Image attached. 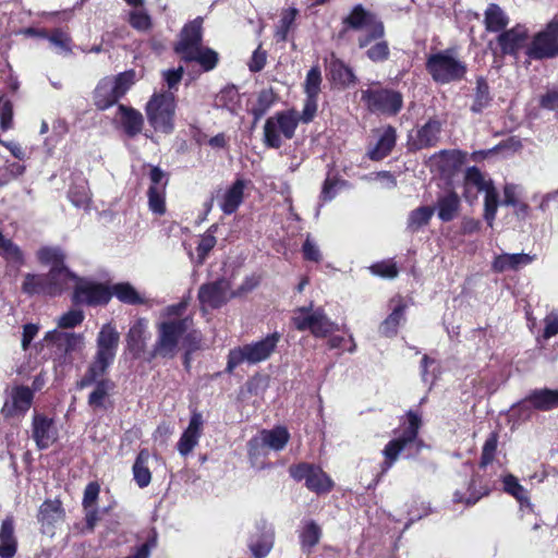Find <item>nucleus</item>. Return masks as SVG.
I'll return each mask as SVG.
<instances>
[{
    "mask_svg": "<svg viewBox=\"0 0 558 558\" xmlns=\"http://www.w3.org/2000/svg\"><path fill=\"white\" fill-rule=\"evenodd\" d=\"M186 307L187 303L181 301L167 306L160 313L153 350L155 356L172 359L179 352L180 344L189 352L201 347L202 333L194 328L193 318L185 315Z\"/></svg>",
    "mask_w": 558,
    "mask_h": 558,
    "instance_id": "obj_1",
    "label": "nucleus"
},
{
    "mask_svg": "<svg viewBox=\"0 0 558 558\" xmlns=\"http://www.w3.org/2000/svg\"><path fill=\"white\" fill-rule=\"evenodd\" d=\"M37 258L50 270L47 275L27 274L22 284L23 292L49 296L61 294L69 288L70 279L74 278V274L64 266V253L59 247L45 246L38 250Z\"/></svg>",
    "mask_w": 558,
    "mask_h": 558,
    "instance_id": "obj_2",
    "label": "nucleus"
},
{
    "mask_svg": "<svg viewBox=\"0 0 558 558\" xmlns=\"http://www.w3.org/2000/svg\"><path fill=\"white\" fill-rule=\"evenodd\" d=\"M426 70L438 84H449L464 78L468 66L456 49L449 48L430 53L426 60Z\"/></svg>",
    "mask_w": 558,
    "mask_h": 558,
    "instance_id": "obj_3",
    "label": "nucleus"
},
{
    "mask_svg": "<svg viewBox=\"0 0 558 558\" xmlns=\"http://www.w3.org/2000/svg\"><path fill=\"white\" fill-rule=\"evenodd\" d=\"M175 95L173 92H154L145 106V113L149 125L163 134H170L174 130Z\"/></svg>",
    "mask_w": 558,
    "mask_h": 558,
    "instance_id": "obj_4",
    "label": "nucleus"
},
{
    "mask_svg": "<svg viewBox=\"0 0 558 558\" xmlns=\"http://www.w3.org/2000/svg\"><path fill=\"white\" fill-rule=\"evenodd\" d=\"M44 341L49 350L50 357L58 365L71 364L73 354L81 353L85 349V337L83 333L61 331L53 329L48 331Z\"/></svg>",
    "mask_w": 558,
    "mask_h": 558,
    "instance_id": "obj_5",
    "label": "nucleus"
},
{
    "mask_svg": "<svg viewBox=\"0 0 558 558\" xmlns=\"http://www.w3.org/2000/svg\"><path fill=\"white\" fill-rule=\"evenodd\" d=\"M280 335L274 332L264 339L230 350L228 355L227 372L231 373L242 363L257 364L267 360L275 351Z\"/></svg>",
    "mask_w": 558,
    "mask_h": 558,
    "instance_id": "obj_6",
    "label": "nucleus"
},
{
    "mask_svg": "<svg viewBox=\"0 0 558 558\" xmlns=\"http://www.w3.org/2000/svg\"><path fill=\"white\" fill-rule=\"evenodd\" d=\"M405 418L407 422L404 423L402 434L391 439L383 450L385 458L383 472H387L392 466L403 450L412 445H416L417 448L421 446V441L417 439L418 429L422 425L421 416L416 412L409 411Z\"/></svg>",
    "mask_w": 558,
    "mask_h": 558,
    "instance_id": "obj_7",
    "label": "nucleus"
},
{
    "mask_svg": "<svg viewBox=\"0 0 558 558\" xmlns=\"http://www.w3.org/2000/svg\"><path fill=\"white\" fill-rule=\"evenodd\" d=\"M134 82L135 74L133 71L102 78L94 93L95 106L100 110L111 107L126 94Z\"/></svg>",
    "mask_w": 558,
    "mask_h": 558,
    "instance_id": "obj_8",
    "label": "nucleus"
},
{
    "mask_svg": "<svg viewBox=\"0 0 558 558\" xmlns=\"http://www.w3.org/2000/svg\"><path fill=\"white\" fill-rule=\"evenodd\" d=\"M299 124V114L294 110H286L268 118L264 125V143L271 148H279L282 140L294 136Z\"/></svg>",
    "mask_w": 558,
    "mask_h": 558,
    "instance_id": "obj_9",
    "label": "nucleus"
},
{
    "mask_svg": "<svg viewBox=\"0 0 558 558\" xmlns=\"http://www.w3.org/2000/svg\"><path fill=\"white\" fill-rule=\"evenodd\" d=\"M344 22L352 28L365 32V35L359 38L360 48H365L373 40L384 36L383 23L374 14L365 11L362 5H356Z\"/></svg>",
    "mask_w": 558,
    "mask_h": 558,
    "instance_id": "obj_10",
    "label": "nucleus"
},
{
    "mask_svg": "<svg viewBox=\"0 0 558 558\" xmlns=\"http://www.w3.org/2000/svg\"><path fill=\"white\" fill-rule=\"evenodd\" d=\"M362 100L371 111L389 116L397 114L401 110L403 102L400 93L384 88L362 90Z\"/></svg>",
    "mask_w": 558,
    "mask_h": 558,
    "instance_id": "obj_11",
    "label": "nucleus"
},
{
    "mask_svg": "<svg viewBox=\"0 0 558 558\" xmlns=\"http://www.w3.org/2000/svg\"><path fill=\"white\" fill-rule=\"evenodd\" d=\"M527 54L533 59L554 58L558 54V19L551 20L545 29L534 36Z\"/></svg>",
    "mask_w": 558,
    "mask_h": 558,
    "instance_id": "obj_12",
    "label": "nucleus"
},
{
    "mask_svg": "<svg viewBox=\"0 0 558 558\" xmlns=\"http://www.w3.org/2000/svg\"><path fill=\"white\" fill-rule=\"evenodd\" d=\"M70 282H74L73 302L76 304L100 305L108 303L111 299L109 289L101 283L78 278L75 275Z\"/></svg>",
    "mask_w": 558,
    "mask_h": 558,
    "instance_id": "obj_13",
    "label": "nucleus"
},
{
    "mask_svg": "<svg viewBox=\"0 0 558 558\" xmlns=\"http://www.w3.org/2000/svg\"><path fill=\"white\" fill-rule=\"evenodd\" d=\"M232 296L234 293L231 291L230 282L226 279L202 284L198 290V300L203 311L218 308Z\"/></svg>",
    "mask_w": 558,
    "mask_h": 558,
    "instance_id": "obj_14",
    "label": "nucleus"
},
{
    "mask_svg": "<svg viewBox=\"0 0 558 558\" xmlns=\"http://www.w3.org/2000/svg\"><path fill=\"white\" fill-rule=\"evenodd\" d=\"M289 438L290 434L286 427L278 426L272 429H263L257 436L250 440V456L251 458L258 456L264 448L280 451L286 447Z\"/></svg>",
    "mask_w": 558,
    "mask_h": 558,
    "instance_id": "obj_15",
    "label": "nucleus"
},
{
    "mask_svg": "<svg viewBox=\"0 0 558 558\" xmlns=\"http://www.w3.org/2000/svg\"><path fill=\"white\" fill-rule=\"evenodd\" d=\"M150 185L147 190L149 210L162 216L166 213V189L168 185L167 174L158 167L149 171Z\"/></svg>",
    "mask_w": 558,
    "mask_h": 558,
    "instance_id": "obj_16",
    "label": "nucleus"
},
{
    "mask_svg": "<svg viewBox=\"0 0 558 558\" xmlns=\"http://www.w3.org/2000/svg\"><path fill=\"white\" fill-rule=\"evenodd\" d=\"M538 411H550L558 407V390L535 389L532 390L524 400L518 403L519 412L529 411V407Z\"/></svg>",
    "mask_w": 558,
    "mask_h": 558,
    "instance_id": "obj_17",
    "label": "nucleus"
},
{
    "mask_svg": "<svg viewBox=\"0 0 558 558\" xmlns=\"http://www.w3.org/2000/svg\"><path fill=\"white\" fill-rule=\"evenodd\" d=\"M203 416L199 412H193L185 430L182 433L177 448L181 456H189L193 449L198 445L199 438L203 433Z\"/></svg>",
    "mask_w": 558,
    "mask_h": 558,
    "instance_id": "obj_18",
    "label": "nucleus"
},
{
    "mask_svg": "<svg viewBox=\"0 0 558 558\" xmlns=\"http://www.w3.org/2000/svg\"><path fill=\"white\" fill-rule=\"evenodd\" d=\"M202 17H197L183 27L175 46V51L182 59L202 46Z\"/></svg>",
    "mask_w": 558,
    "mask_h": 558,
    "instance_id": "obj_19",
    "label": "nucleus"
},
{
    "mask_svg": "<svg viewBox=\"0 0 558 558\" xmlns=\"http://www.w3.org/2000/svg\"><path fill=\"white\" fill-rule=\"evenodd\" d=\"M34 392L25 386H16L12 388L9 399L5 401L2 413L4 415L24 414L32 405Z\"/></svg>",
    "mask_w": 558,
    "mask_h": 558,
    "instance_id": "obj_20",
    "label": "nucleus"
},
{
    "mask_svg": "<svg viewBox=\"0 0 558 558\" xmlns=\"http://www.w3.org/2000/svg\"><path fill=\"white\" fill-rule=\"evenodd\" d=\"M33 438L39 449H47L56 442L58 430L52 420L35 414L33 417Z\"/></svg>",
    "mask_w": 558,
    "mask_h": 558,
    "instance_id": "obj_21",
    "label": "nucleus"
},
{
    "mask_svg": "<svg viewBox=\"0 0 558 558\" xmlns=\"http://www.w3.org/2000/svg\"><path fill=\"white\" fill-rule=\"evenodd\" d=\"M119 341L120 335L116 327L111 324H105L97 336V351L95 355L113 362Z\"/></svg>",
    "mask_w": 558,
    "mask_h": 558,
    "instance_id": "obj_22",
    "label": "nucleus"
},
{
    "mask_svg": "<svg viewBox=\"0 0 558 558\" xmlns=\"http://www.w3.org/2000/svg\"><path fill=\"white\" fill-rule=\"evenodd\" d=\"M274 546V531L270 526L263 523L256 527L248 539V547L253 556L256 558L266 557Z\"/></svg>",
    "mask_w": 558,
    "mask_h": 558,
    "instance_id": "obj_23",
    "label": "nucleus"
},
{
    "mask_svg": "<svg viewBox=\"0 0 558 558\" xmlns=\"http://www.w3.org/2000/svg\"><path fill=\"white\" fill-rule=\"evenodd\" d=\"M245 182L236 180L218 197V205L226 215H231L241 205L244 196Z\"/></svg>",
    "mask_w": 558,
    "mask_h": 558,
    "instance_id": "obj_24",
    "label": "nucleus"
},
{
    "mask_svg": "<svg viewBox=\"0 0 558 558\" xmlns=\"http://www.w3.org/2000/svg\"><path fill=\"white\" fill-rule=\"evenodd\" d=\"M526 38L527 29L524 26L518 25L501 33L498 37V43L504 53L513 54L524 46Z\"/></svg>",
    "mask_w": 558,
    "mask_h": 558,
    "instance_id": "obj_25",
    "label": "nucleus"
},
{
    "mask_svg": "<svg viewBox=\"0 0 558 558\" xmlns=\"http://www.w3.org/2000/svg\"><path fill=\"white\" fill-rule=\"evenodd\" d=\"M148 338V320L146 318H137L131 325L126 335L128 348L136 354L141 353L144 350Z\"/></svg>",
    "mask_w": 558,
    "mask_h": 558,
    "instance_id": "obj_26",
    "label": "nucleus"
},
{
    "mask_svg": "<svg viewBox=\"0 0 558 558\" xmlns=\"http://www.w3.org/2000/svg\"><path fill=\"white\" fill-rule=\"evenodd\" d=\"M117 118L129 136H135L143 129L144 119L142 113L131 107L119 105Z\"/></svg>",
    "mask_w": 558,
    "mask_h": 558,
    "instance_id": "obj_27",
    "label": "nucleus"
},
{
    "mask_svg": "<svg viewBox=\"0 0 558 558\" xmlns=\"http://www.w3.org/2000/svg\"><path fill=\"white\" fill-rule=\"evenodd\" d=\"M441 125L436 120H429L417 130L413 146L417 149L435 146L440 136Z\"/></svg>",
    "mask_w": 558,
    "mask_h": 558,
    "instance_id": "obj_28",
    "label": "nucleus"
},
{
    "mask_svg": "<svg viewBox=\"0 0 558 558\" xmlns=\"http://www.w3.org/2000/svg\"><path fill=\"white\" fill-rule=\"evenodd\" d=\"M17 541L14 535V523L12 518L2 521L0 527V557L12 558L16 554Z\"/></svg>",
    "mask_w": 558,
    "mask_h": 558,
    "instance_id": "obj_29",
    "label": "nucleus"
},
{
    "mask_svg": "<svg viewBox=\"0 0 558 558\" xmlns=\"http://www.w3.org/2000/svg\"><path fill=\"white\" fill-rule=\"evenodd\" d=\"M322 535V527L315 521H303L299 531V539L302 550L305 553H311L313 548L319 543Z\"/></svg>",
    "mask_w": 558,
    "mask_h": 558,
    "instance_id": "obj_30",
    "label": "nucleus"
},
{
    "mask_svg": "<svg viewBox=\"0 0 558 558\" xmlns=\"http://www.w3.org/2000/svg\"><path fill=\"white\" fill-rule=\"evenodd\" d=\"M149 459V451L142 449L132 466L133 478L140 488L147 487L151 482V472L148 466Z\"/></svg>",
    "mask_w": 558,
    "mask_h": 558,
    "instance_id": "obj_31",
    "label": "nucleus"
},
{
    "mask_svg": "<svg viewBox=\"0 0 558 558\" xmlns=\"http://www.w3.org/2000/svg\"><path fill=\"white\" fill-rule=\"evenodd\" d=\"M395 145L396 130L392 126H387L381 131L374 148L369 149L368 156L372 160H381L390 154Z\"/></svg>",
    "mask_w": 558,
    "mask_h": 558,
    "instance_id": "obj_32",
    "label": "nucleus"
},
{
    "mask_svg": "<svg viewBox=\"0 0 558 558\" xmlns=\"http://www.w3.org/2000/svg\"><path fill=\"white\" fill-rule=\"evenodd\" d=\"M532 262L533 257L529 254H501L495 257L493 269L498 272L515 270L520 266L529 265Z\"/></svg>",
    "mask_w": 558,
    "mask_h": 558,
    "instance_id": "obj_33",
    "label": "nucleus"
},
{
    "mask_svg": "<svg viewBox=\"0 0 558 558\" xmlns=\"http://www.w3.org/2000/svg\"><path fill=\"white\" fill-rule=\"evenodd\" d=\"M113 362L109 360L95 355L94 361L87 368L85 375L82 377L80 381H77V388L84 389L93 385L94 383H97L100 379H102L101 377L106 374L108 367Z\"/></svg>",
    "mask_w": 558,
    "mask_h": 558,
    "instance_id": "obj_34",
    "label": "nucleus"
},
{
    "mask_svg": "<svg viewBox=\"0 0 558 558\" xmlns=\"http://www.w3.org/2000/svg\"><path fill=\"white\" fill-rule=\"evenodd\" d=\"M392 303L395 306L392 308L391 314L384 320L380 325V333L386 337H392L397 333L398 328L401 322L404 320V310L405 304L401 300V298L393 299Z\"/></svg>",
    "mask_w": 558,
    "mask_h": 558,
    "instance_id": "obj_35",
    "label": "nucleus"
},
{
    "mask_svg": "<svg viewBox=\"0 0 558 558\" xmlns=\"http://www.w3.org/2000/svg\"><path fill=\"white\" fill-rule=\"evenodd\" d=\"M460 199L454 192L440 196L437 201L438 217L442 221H451L458 214Z\"/></svg>",
    "mask_w": 558,
    "mask_h": 558,
    "instance_id": "obj_36",
    "label": "nucleus"
},
{
    "mask_svg": "<svg viewBox=\"0 0 558 558\" xmlns=\"http://www.w3.org/2000/svg\"><path fill=\"white\" fill-rule=\"evenodd\" d=\"M62 518L63 509L59 500H46L39 508L38 520L44 527L53 525Z\"/></svg>",
    "mask_w": 558,
    "mask_h": 558,
    "instance_id": "obj_37",
    "label": "nucleus"
},
{
    "mask_svg": "<svg viewBox=\"0 0 558 558\" xmlns=\"http://www.w3.org/2000/svg\"><path fill=\"white\" fill-rule=\"evenodd\" d=\"M484 23L488 32L496 33L506 28L509 19L499 5L493 3L485 11Z\"/></svg>",
    "mask_w": 558,
    "mask_h": 558,
    "instance_id": "obj_38",
    "label": "nucleus"
},
{
    "mask_svg": "<svg viewBox=\"0 0 558 558\" xmlns=\"http://www.w3.org/2000/svg\"><path fill=\"white\" fill-rule=\"evenodd\" d=\"M111 296L114 295L119 301L125 304H143L145 299L129 282L116 283L109 289Z\"/></svg>",
    "mask_w": 558,
    "mask_h": 558,
    "instance_id": "obj_39",
    "label": "nucleus"
},
{
    "mask_svg": "<svg viewBox=\"0 0 558 558\" xmlns=\"http://www.w3.org/2000/svg\"><path fill=\"white\" fill-rule=\"evenodd\" d=\"M94 384V390L88 397V404L93 409H104L106 399L108 398L110 391L113 389V384L109 379H100Z\"/></svg>",
    "mask_w": 558,
    "mask_h": 558,
    "instance_id": "obj_40",
    "label": "nucleus"
},
{
    "mask_svg": "<svg viewBox=\"0 0 558 558\" xmlns=\"http://www.w3.org/2000/svg\"><path fill=\"white\" fill-rule=\"evenodd\" d=\"M185 61H196L199 63L205 71L213 70L218 61L217 53L208 48H203L202 46L195 49L190 54L183 58Z\"/></svg>",
    "mask_w": 558,
    "mask_h": 558,
    "instance_id": "obj_41",
    "label": "nucleus"
},
{
    "mask_svg": "<svg viewBox=\"0 0 558 558\" xmlns=\"http://www.w3.org/2000/svg\"><path fill=\"white\" fill-rule=\"evenodd\" d=\"M433 215L434 208L432 206H422L412 210L408 217V229L412 232L418 231L428 225Z\"/></svg>",
    "mask_w": 558,
    "mask_h": 558,
    "instance_id": "obj_42",
    "label": "nucleus"
},
{
    "mask_svg": "<svg viewBox=\"0 0 558 558\" xmlns=\"http://www.w3.org/2000/svg\"><path fill=\"white\" fill-rule=\"evenodd\" d=\"M218 227L213 225L198 240L196 247V264L201 265L206 259L208 253L215 247L217 240L215 233Z\"/></svg>",
    "mask_w": 558,
    "mask_h": 558,
    "instance_id": "obj_43",
    "label": "nucleus"
},
{
    "mask_svg": "<svg viewBox=\"0 0 558 558\" xmlns=\"http://www.w3.org/2000/svg\"><path fill=\"white\" fill-rule=\"evenodd\" d=\"M0 256L5 258L9 263L20 267L24 264V255L21 248L15 245L10 239L4 238L0 233Z\"/></svg>",
    "mask_w": 558,
    "mask_h": 558,
    "instance_id": "obj_44",
    "label": "nucleus"
},
{
    "mask_svg": "<svg viewBox=\"0 0 558 558\" xmlns=\"http://www.w3.org/2000/svg\"><path fill=\"white\" fill-rule=\"evenodd\" d=\"M0 256L5 258L9 263L20 267L24 264V255L21 248L15 245L10 239L4 238L0 233Z\"/></svg>",
    "mask_w": 558,
    "mask_h": 558,
    "instance_id": "obj_45",
    "label": "nucleus"
},
{
    "mask_svg": "<svg viewBox=\"0 0 558 558\" xmlns=\"http://www.w3.org/2000/svg\"><path fill=\"white\" fill-rule=\"evenodd\" d=\"M0 256L5 258L9 263L20 267L24 264V255L21 248L15 245L10 239L4 238L0 233Z\"/></svg>",
    "mask_w": 558,
    "mask_h": 558,
    "instance_id": "obj_46",
    "label": "nucleus"
},
{
    "mask_svg": "<svg viewBox=\"0 0 558 558\" xmlns=\"http://www.w3.org/2000/svg\"><path fill=\"white\" fill-rule=\"evenodd\" d=\"M316 318V310H313V304L308 307L303 306L294 310L292 322L295 328L300 331L311 330L312 325Z\"/></svg>",
    "mask_w": 558,
    "mask_h": 558,
    "instance_id": "obj_47",
    "label": "nucleus"
},
{
    "mask_svg": "<svg viewBox=\"0 0 558 558\" xmlns=\"http://www.w3.org/2000/svg\"><path fill=\"white\" fill-rule=\"evenodd\" d=\"M464 185L466 193L470 187H475L478 192H485L493 186V182L490 180H486L476 167H471L465 171Z\"/></svg>",
    "mask_w": 558,
    "mask_h": 558,
    "instance_id": "obj_48",
    "label": "nucleus"
},
{
    "mask_svg": "<svg viewBox=\"0 0 558 558\" xmlns=\"http://www.w3.org/2000/svg\"><path fill=\"white\" fill-rule=\"evenodd\" d=\"M329 71L332 80L341 85H348L355 80L352 70L339 59L330 60Z\"/></svg>",
    "mask_w": 558,
    "mask_h": 558,
    "instance_id": "obj_49",
    "label": "nucleus"
},
{
    "mask_svg": "<svg viewBox=\"0 0 558 558\" xmlns=\"http://www.w3.org/2000/svg\"><path fill=\"white\" fill-rule=\"evenodd\" d=\"M337 330V325L331 322L322 308L316 310V318L312 325L311 333L317 338L326 337Z\"/></svg>",
    "mask_w": 558,
    "mask_h": 558,
    "instance_id": "obj_50",
    "label": "nucleus"
},
{
    "mask_svg": "<svg viewBox=\"0 0 558 558\" xmlns=\"http://www.w3.org/2000/svg\"><path fill=\"white\" fill-rule=\"evenodd\" d=\"M69 198L71 203L76 207H88L90 203V192L87 183L82 180L81 182L72 185L69 191Z\"/></svg>",
    "mask_w": 558,
    "mask_h": 558,
    "instance_id": "obj_51",
    "label": "nucleus"
},
{
    "mask_svg": "<svg viewBox=\"0 0 558 558\" xmlns=\"http://www.w3.org/2000/svg\"><path fill=\"white\" fill-rule=\"evenodd\" d=\"M296 15L298 10L294 8H289L282 11L275 33V37L278 41L287 40L288 34L294 24Z\"/></svg>",
    "mask_w": 558,
    "mask_h": 558,
    "instance_id": "obj_52",
    "label": "nucleus"
},
{
    "mask_svg": "<svg viewBox=\"0 0 558 558\" xmlns=\"http://www.w3.org/2000/svg\"><path fill=\"white\" fill-rule=\"evenodd\" d=\"M489 86L485 78L478 77L476 81V89L474 96V102L472 105V111L481 112L490 104Z\"/></svg>",
    "mask_w": 558,
    "mask_h": 558,
    "instance_id": "obj_53",
    "label": "nucleus"
},
{
    "mask_svg": "<svg viewBox=\"0 0 558 558\" xmlns=\"http://www.w3.org/2000/svg\"><path fill=\"white\" fill-rule=\"evenodd\" d=\"M504 489L513 496L521 505L529 504L527 490L519 483L518 478L511 474L502 480Z\"/></svg>",
    "mask_w": 558,
    "mask_h": 558,
    "instance_id": "obj_54",
    "label": "nucleus"
},
{
    "mask_svg": "<svg viewBox=\"0 0 558 558\" xmlns=\"http://www.w3.org/2000/svg\"><path fill=\"white\" fill-rule=\"evenodd\" d=\"M484 219L489 227H493L498 208V192L493 185L485 192Z\"/></svg>",
    "mask_w": 558,
    "mask_h": 558,
    "instance_id": "obj_55",
    "label": "nucleus"
},
{
    "mask_svg": "<svg viewBox=\"0 0 558 558\" xmlns=\"http://www.w3.org/2000/svg\"><path fill=\"white\" fill-rule=\"evenodd\" d=\"M129 23L138 32H147L151 28V19L145 9H132L129 12Z\"/></svg>",
    "mask_w": 558,
    "mask_h": 558,
    "instance_id": "obj_56",
    "label": "nucleus"
},
{
    "mask_svg": "<svg viewBox=\"0 0 558 558\" xmlns=\"http://www.w3.org/2000/svg\"><path fill=\"white\" fill-rule=\"evenodd\" d=\"M332 482L320 469L314 468L311 476L307 478V487L311 490L322 493L331 488Z\"/></svg>",
    "mask_w": 558,
    "mask_h": 558,
    "instance_id": "obj_57",
    "label": "nucleus"
},
{
    "mask_svg": "<svg viewBox=\"0 0 558 558\" xmlns=\"http://www.w3.org/2000/svg\"><path fill=\"white\" fill-rule=\"evenodd\" d=\"M322 74L317 66L312 68L306 75L304 92L306 96L317 97L320 90Z\"/></svg>",
    "mask_w": 558,
    "mask_h": 558,
    "instance_id": "obj_58",
    "label": "nucleus"
},
{
    "mask_svg": "<svg viewBox=\"0 0 558 558\" xmlns=\"http://www.w3.org/2000/svg\"><path fill=\"white\" fill-rule=\"evenodd\" d=\"M84 317L83 311L73 308L58 318L57 326L63 329L74 328L83 323Z\"/></svg>",
    "mask_w": 558,
    "mask_h": 558,
    "instance_id": "obj_59",
    "label": "nucleus"
},
{
    "mask_svg": "<svg viewBox=\"0 0 558 558\" xmlns=\"http://www.w3.org/2000/svg\"><path fill=\"white\" fill-rule=\"evenodd\" d=\"M274 104V95L269 90H263L258 95L257 104L252 109V114L254 117L255 122L262 119L265 113L270 109Z\"/></svg>",
    "mask_w": 558,
    "mask_h": 558,
    "instance_id": "obj_60",
    "label": "nucleus"
},
{
    "mask_svg": "<svg viewBox=\"0 0 558 558\" xmlns=\"http://www.w3.org/2000/svg\"><path fill=\"white\" fill-rule=\"evenodd\" d=\"M48 40L60 52L71 51V37L69 34L61 29H54L49 36Z\"/></svg>",
    "mask_w": 558,
    "mask_h": 558,
    "instance_id": "obj_61",
    "label": "nucleus"
},
{
    "mask_svg": "<svg viewBox=\"0 0 558 558\" xmlns=\"http://www.w3.org/2000/svg\"><path fill=\"white\" fill-rule=\"evenodd\" d=\"M369 269L374 275L388 279L395 278L398 275L397 266L392 260L376 263Z\"/></svg>",
    "mask_w": 558,
    "mask_h": 558,
    "instance_id": "obj_62",
    "label": "nucleus"
},
{
    "mask_svg": "<svg viewBox=\"0 0 558 558\" xmlns=\"http://www.w3.org/2000/svg\"><path fill=\"white\" fill-rule=\"evenodd\" d=\"M366 54L374 62L386 60L389 56V48L387 43L384 40L375 43L371 48L367 49Z\"/></svg>",
    "mask_w": 558,
    "mask_h": 558,
    "instance_id": "obj_63",
    "label": "nucleus"
},
{
    "mask_svg": "<svg viewBox=\"0 0 558 558\" xmlns=\"http://www.w3.org/2000/svg\"><path fill=\"white\" fill-rule=\"evenodd\" d=\"M183 68L179 66L178 69L166 70L162 72V78L168 87L167 92L177 90L179 83L183 76Z\"/></svg>",
    "mask_w": 558,
    "mask_h": 558,
    "instance_id": "obj_64",
    "label": "nucleus"
}]
</instances>
